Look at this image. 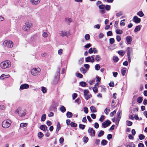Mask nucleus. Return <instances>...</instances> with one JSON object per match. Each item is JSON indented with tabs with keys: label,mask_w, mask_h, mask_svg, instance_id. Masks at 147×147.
Wrapping results in <instances>:
<instances>
[{
	"label": "nucleus",
	"mask_w": 147,
	"mask_h": 147,
	"mask_svg": "<svg viewBox=\"0 0 147 147\" xmlns=\"http://www.w3.org/2000/svg\"><path fill=\"white\" fill-rule=\"evenodd\" d=\"M26 110L21 107H18L16 110V112L21 117L24 116L26 114Z\"/></svg>",
	"instance_id": "1"
},
{
	"label": "nucleus",
	"mask_w": 147,
	"mask_h": 147,
	"mask_svg": "<svg viewBox=\"0 0 147 147\" xmlns=\"http://www.w3.org/2000/svg\"><path fill=\"white\" fill-rule=\"evenodd\" d=\"M3 45L5 47L11 48L13 47V44L12 41L10 40H6L3 41Z\"/></svg>",
	"instance_id": "2"
},
{
	"label": "nucleus",
	"mask_w": 147,
	"mask_h": 147,
	"mask_svg": "<svg viewBox=\"0 0 147 147\" xmlns=\"http://www.w3.org/2000/svg\"><path fill=\"white\" fill-rule=\"evenodd\" d=\"M32 26V24L28 22H26L25 25L23 26L22 29L24 31L28 32Z\"/></svg>",
	"instance_id": "3"
},
{
	"label": "nucleus",
	"mask_w": 147,
	"mask_h": 147,
	"mask_svg": "<svg viewBox=\"0 0 147 147\" xmlns=\"http://www.w3.org/2000/svg\"><path fill=\"white\" fill-rule=\"evenodd\" d=\"M40 69L39 68H34L30 71L31 74L34 76H37L40 74Z\"/></svg>",
	"instance_id": "4"
},
{
	"label": "nucleus",
	"mask_w": 147,
	"mask_h": 147,
	"mask_svg": "<svg viewBox=\"0 0 147 147\" xmlns=\"http://www.w3.org/2000/svg\"><path fill=\"white\" fill-rule=\"evenodd\" d=\"M10 62L8 60L2 62L0 64V67L3 69L6 68L10 66Z\"/></svg>",
	"instance_id": "5"
},
{
	"label": "nucleus",
	"mask_w": 147,
	"mask_h": 147,
	"mask_svg": "<svg viewBox=\"0 0 147 147\" xmlns=\"http://www.w3.org/2000/svg\"><path fill=\"white\" fill-rule=\"evenodd\" d=\"M11 123V122L10 120H5L2 122V125L4 128H7L10 126Z\"/></svg>",
	"instance_id": "6"
},
{
	"label": "nucleus",
	"mask_w": 147,
	"mask_h": 147,
	"mask_svg": "<svg viewBox=\"0 0 147 147\" xmlns=\"http://www.w3.org/2000/svg\"><path fill=\"white\" fill-rule=\"evenodd\" d=\"M84 95L85 98L86 100H89L92 97L91 94H89V91L87 90H84Z\"/></svg>",
	"instance_id": "7"
},
{
	"label": "nucleus",
	"mask_w": 147,
	"mask_h": 147,
	"mask_svg": "<svg viewBox=\"0 0 147 147\" xmlns=\"http://www.w3.org/2000/svg\"><path fill=\"white\" fill-rule=\"evenodd\" d=\"M94 55L91 56H88V57L85 58V61L86 62H91L93 63L94 62L95 59L94 56Z\"/></svg>",
	"instance_id": "8"
},
{
	"label": "nucleus",
	"mask_w": 147,
	"mask_h": 147,
	"mask_svg": "<svg viewBox=\"0 0 147 147\" xmlns=\"http://www.w3.org/2000/svg\"><path fill=\"white\" fill-rule=\"evenodd\" d=\"M59 105V104L57 102H53V104L50 108V109L54 111H57L56 107Z\"/></svg>",
	"instance_id": "9"
},
{
	"label": "nucleus",
	"mask_w": 147,
	"mask_h": 147,
	"mask_svg": "<svg viewBox=\"0 0 147 147\" xmlns=\"http://www.w3.org/2000/svg\"><path fill=\"white\" fill-rule=\"evenodd\" d=\"M105 5L104 4H102L98 5V7L101 10H100V13L102 14L104 13L105 12Z\"/></svg>",
	"instance_id": "10"
},
{
	"label": "nucleus",
	"mask_w": 147,
	"mask_h": 147,
	"mask_svg": "<svg viewBox=\"0 0 147 147\" xmlns=\"http://www.w3.org/2000/svg\"><path fill=\"white\" fill-rule=\"evenodd\" d=\"M111 123V122L109 120H107L102 123V127L106 128L109 126Z\"/></svg>",
	"instance_id": "11"
},
{
	"label": "nucleus",
	"mask_w": 147,
	"mask_h": 147,
	"mask_svg": "<svg viewBox=\"0 0 147 147\" xmlns=\"http://www.w3.org/2000/svg\"><path fill=\"white\" fill-rule=\"evenodd\" d=\"M88 132L91 136H95V131L93 128L90 127H89Z\"/></svg>",
	"instance_id": "12"
},
{
	"label": "nucleus",
	"mask_w": 147,
	"mask_h": 147,
	"mask_svg": "<svg viewBox=\"0 0 147 147\" xmlns=\"http://www.w3.org/2000/svg\"><path fill=\"white\" fill-rule=\"evenodd\" d=\"M29 85L27 84H25L21 85L20 87V89L21 90H24L28 88Z\"/></svg>",
	"instance_id": "13"
},
{
	"label": "nucleus",
	"mask_w": 147,
	"mask_h": 147,
	"mask_svg": "<svg viewBox=\"0 0 147 147\" xmlns=\"http://www.w3.org/2000/svg\"><path fill=\"white\" fill-rule=\"evenodd\" d=\"M133 20L135 23L138 24L140 22L141 19L138 18L137 16H135L134 17Z\"/></svg>",
	"instance_id": "14"
},
{
	"label": "nucleus",
	"mask_w": 147,
	"mask_h": 147,
	"mask_svg": "<svg viewBox=\"0 0 147 147\" xmlns=\"http://www.w3.org/2000/svg\"><path fill=\"white\" fill-rule=\"evenodd\" d=\"M126 39L127 43L128 44H130L132 41L131 37L130 36H127L126 37Z\"/></svg>",
	"instance_id": "15"
},
{
	"label": "nucleus",
	"mask_w": 147,
	"mask_h": 147,
	"mask_svg": "<svg viewBox=\"0 0 147 147\" xmlns=\"http://www.w3.org/2000/svg\"><path fill=\"white\" fill-rule=\"evenodd\" d=\"M40 0H30L31 3L33 5H36L38 4Z\"/></svg>",
	"instance_id": "16"
},
{
	"label": "nucleus",
	"mask_w": 147,
	"mask_h": 147,
	"mask_svg": "<svg viewBox=\"0 0 147 147\" xmlns=\"http://www.w3.org/2000/svg\"><path fill=\"white\" fill-rule=\"evenodd\" d=\"M117 114L118 117L117 119L118 123L121 117V111H119L117 113Z\"/></svg>",
	"instance_id": "17"
},
{
	"label": "nucleus",
	"mask_w": 147,
	"mask_h": 147,
	"mask_svg": "<svg viewBox=\"0 0 147 147\" xmlns=\"http://www.w3.org/2000/svg\"><path fill=\"white\" fill-rule=\"evenodd\" d=\"M127 56H129V55H130L131 53L132 52V48L131 47H128L127 48Z\"/></svg>",
	"instance_id": "18"
},
{
	"label": "nucleus",
	"mask_w": 147,
	"mask_h": 147,
	"mask_svg": "<svg viewBox=\"0 0 147 147\" xmlns=\"http://www.w3.org/2000/svg\"><path fill=\"white\" fill-rule=\"evenodd\" d=\"M90 109L91 111L93 113H95L97 112V110L96 108L93 106L90 107Z\"/></svg>",
	"instance_id": "19"
},
{
	"label": "nucleus",
	"mask_w": 147,
	"mask_h": 147,
	"mask_svg": "<svg viewBox=\"0 0 147 147\" xmlns=\"http://www.w3.org/2000/svg\"><path fill=\"white\" fill-rule=\"evenodd\" d=\"M40 128L43 131H46L47 129V127L45 125H41L40 126Z\"/></svg>",
	"instance_id": "20"
},
{
	"label": "nucleus",
	"mask_w": 147,
	"mask_h": 147,
	"mask_svg": "<svg viewBox=\"0 0 147 147\" xmlns=\"http://www.w3.org/2000/svg\"><path fill=\"white\" fill-rule=\"evenodd\" d=\"M61 128L60 125V123L59 122H58L57 124V129L56 130V133H58V132L59 130Z\"/></svg>",
	"instance_id": "21"
},
{
	"label": "nucleus",
	"mask_w": 147,
	"mask_h": 147,
	"mask_svg": "<svg viewBox=\"0 0 147 147\" xmlns=\"http://www.w3.org/2000/svg\"><path fill=\"white\" fill-rule=\"evenodd\" d=\"M59 72H58L57 73V76L55 78V81H56V82H55V84L57 83V81L59 79Z\"/></svg>",
	"instance_id": "22"
},
{
	"label": "nucleus",
	"mask_w": 147,
	"mask_h": 147,
	"mask_svg": "<svg viewBox=\"0 0 147 147\" xmlns=\"http://www.w3.org/2000/svg\"><path fill=\"white\" fill-rule=\"evenodd\" d=\"M65 21L66 23L68 24H69L72 21V20L71 18H66Z\"/></svg>",
	"instance_id": "23"
},
{
	"label": "nucleus",
	"mask_w": 147,
	"mask_h": 147,
	"mask_svg": "<svg viewBox=\"0 0 147 147\" xmlns=\"http://www.w3.org/2000/svg\"><path fill=\"white\" fill-rule=\"evenodd\" d=\"M118 53L121 56H123L125 54V52L123 50H121L118 51Z\"/></svg>",
	"instance_id": "24"
},
{
	"label": "nucleus",
	"mask_w": 147,
	"mask_h": 147,
	"mask_svg": "<svg viewBox=\"0 0 147 147\" xmlns=\"http://www.w3.org/2000/svg\"><path fill=\"white\" fill-rule=\"evenodd\" d=\"M115 32L117 34H122L123 33V31L119 29H117L115 30Z\"/></svg>",
	"instance_id": "25"
},
{
	"label": "nucleus",
	"mask_w": 147,
	"mask_h": 147,
	"mask_svg": "<svg viewBox=\"0 0 147 147\" xmlns=\"http://www.w3.org/2000/svg\"><path fill=\"white\" fill-rule=\"evenodd\" d=\"M126 69H127L126 68H124L122 69L121 70V73L123 76H125V74L126 73Z\"/></svg>",
	"instance_id": "26"
},
{
	"label": "nucleus",
	"mask_w": 147,
	"mask_h": 147,
	"mask_svg": "<svg viewBox=\"0 0 147 147\" xmlns=\"http://www.w3.org/2000/svg\"><path fill=\"white\" fill-rule=\"evenodd\" d=\"M66 115L67 117L68 118L71 117L72 115L73 114L72 113L68 111L66 113Z\"/></svg>",
	"instance_id": "27"
},
{
	"label": "nucleus",
	"mask_w": 147,
	"mask_h": 147,
	"mask_svg": "<svg viewBox=\"0 0 147 147\" xmlns=\"http://www.w3.org/2000/svg\"><path fill=\"white\" fill-rule=\"evenodd\" d=\"M101 59L100 56L99 55H97L96 56L95 59L96 61H99Z\"/></svg>",
	"instance_id": "28"
},
{
	"label": "nucleus",
	"mask_w": 147,
	"mask_h": 147,
	"mask_svg": "<svg viewBox=\"0 0 147 147\" xmlns=\"http://www.w3.org/2000/svg\"><path fill=\"white\" fill-rule=\"evenodd\" d=\"M125 146L126 147H135V145L133 144V143H131L129 144H126Z\"/></svg>",
	"instance_id": "29"
},
{
	"label": "nucleus",
	"mask_w": 147,
	"mask_h": 147,
	"mask_svg": "<svg viewBox=\"0 0 147 147\" xmlns=\"http://www.w3.org/2000/svg\"><path fill=\"white\" fill-rule=\"evenodd\" d=\"M9 75H7V76H6L4 74H3L1 76L0 78L1 79L3 80L4 78L9 77Z\"/></svg>",
	"instance_id": "30"
},
{
	"label": "nucleus",
	"mask_w": 147,
	"mask_h": 147,
	"mask_svg": "<svg viewBox=\"0 0 147 147\" xmlns=\"http://www.w3.org/2000/svg\"><path fill=\"white\" fill-rule=\"evenodd\" d=\"M46 118V114H43L41 117V120L42 121H44Z\"/></svg>",
	"instance_id": "31"
},
{
	"label": "nucleus",
	"mask_w": 147,
	"mask_h": 147,
	"mask_svg": "<svg viewBox=\"0 0 147 147\" xmlns=\"http://www.w3.org/2000/svg\"><path fill=\"white\" fill-rule=\"evenodd\" d=\"M104 134V131L102 130H101L99 132V133L98 134V136L99 137H100L101 136H102Z\"/></svg>",
	"instance_id": "32"
},
{
	"label": "nucleus",
	"mask_w": 147,
	"mask_h": 147,
	"mask_svg": "<svg viewBox=\"0 0 147 147\" xmlns=\"http://www.w3.org/2000/svg\"><path fill=\"white\" fill-rule=\"evenodd\" d=\"M108 143V142L105 140H103L101 142V144L103 146L106 145Z\"/></svg>",
	"instance_id": "33"
},
{
	"label": "nucleus",
	"mask_w": 147,
	"mask_h": 147,
	"mask_svg": "<svg viewBox=\"0 0 147 147\" xmlns=\"http://www.w3.org/2000/svg\"><path fill=\"white\" fill-rule=\"evenodd\" d=\"M137 14L138 15L141 17H142L144 15V14L142 11H141L138 12L137 13Z\"/></svg>",
	"instance_id": "34"
},
{
	"label": "nucleus",
	"mask_w": 147,
	"mask_h": 147,
	"mask_svg": "<svg viewBox=\"0 0 147 147\" xmlns=\"http://www.w3.org/2000/svg\"><path fill=\"white\" fill-rule=\"evenodd\" d=\"M80 85L82 87H85L87 85L86 83L84 82H81L80 83Z\"/></svg>",
	"instance_id": "35"
},
{
	"label": "nucleus",
	"mask_w": 147,
	"mask_h": 147,
	"mask_svg": "<svg viewBox=\"0 0 147 147\" xmlns=\"http://www.w3.org/2000/svg\"><path fill=\"white\" fill-rule=\"evenodd\" d=\"M141 27L140 26H138L135 28L134 31L135 32H137L139 31Z\"/></svg>",
	"instance_id": "36"
},
{
	"label": "nucleus",
	"mask_w": 147,
	"mask_h": 147,
	"mask_svg": "<svg viewBox=\"0 0 147 147\" xmlns=\"http://www.w3.org/2000/svg\"><path fill=\"white\" fill-rule=\"evenodd\" d=\"M41 90L43 93H45L47 91V89L45 87H42L41 88Z\"/></svg>",
	"instance_id": "37"
},
{
	"label": "nucleus",
	"mask_w": 147,
	"mask_h": 147,
	"mask_svg": "<svg viewBox=\"0 0 147 147\" xmlns=\"http://www.w3.org/2000/svg\"><path fill=\"white\" fill-rule=\"evenodd\" d=\"M113 59L114 61L115 62H117L119 60V58L118 57L116 56H113Z\"/></svg>",
	"instance_id": "38"
},
{
	"label": "nucleus",
	"mask_w": 147,
	"mask_h": 147,
	"mask_svg": "<svg viewBox=\"0 0 147 147\" xmlns=\"http://www.w3.org/2000/svg\"><path fill=\"white\" fill-rule=\"evenodd\" d=\"M84 58H80L78 61V64H81L83 63V61H84Z\"/></svg>",
	"instance_id": "39"
},
{
	"label": "nucleus",
	"mask_w": 147,
	"mask_h": 147,
	"mask_svg": "<svg viewBox=\"0 0 147 147\" xmlns=\"http://www.w3.org/2000/svg\"><path fill=\"white\" fill-rule=\"evenodd\" d=\"M27 125V123H22L20 124V126L21 127H26Z\"/></svg>",
	"instance_id": "40"
},
{
	"label": "nucleus",
	"mask_w": 147,
	"mask_h": 147,
	"mask_svg": "<svg viewBox=\"0 0 147 147\" xmlns=\"http://www.w3.org/2000/svg\"><path fill=\"white\" fill-rule=\"evenodd\" d=\"M126 124L127 126H131L132 124V122L129 121H126Z\"/></svg>",
	"instance_id": "41"
},
{
	"label": "nucleus",
	"mask_w": 147,
	"mask_h": 147,
	"mask_svg": "<svg viewBox=\"0 0 147 147\" xmlns=\"http://www.w3.org/2000/svg\"><path fill=\"white\" fill-rule=\"evenodd\" d=\"M42 35L44 38H47L48 36V34L47 32H44L42 34Z\"/></svg>",
	"instance_id": "42"
},
{
	"label": "nucleus",
	"mask_w": 147,
	"mask_h": 147,
	"mask_svg": "<svg viewBox=\"0 0 147 147\" xmlns=\"http://www.w3.org/2000/svg\"><path fill=\"white\" fill-rule=\"evenodd\" d=\"M143 100L142 98L141 97H139L137 99V102L139 103H141Z\"/></svg>",
	"instance_id": "43"
},
{
	"label": "nucleus",
	"mask_w": 147,
	"mask_h": 147,
	"mask_svg": "<svg viewBox=\"0 0 147 147\" xmlns=\"http://www.w3.org/2000/svg\"><path fill=\"white\" fill-rule=\"evenodd\" d=\"M70 125H71V126L75 127H76L77 126V124L74 123L73 122H71L70 123Z\"/></svg>",
	"instance_id": "44"
},
{
	"label": "nucleus",
	"mask_w": 147,
	"mask_h": 147,
	"mask_svg": "<svg viewBox=\"0 0 147 147\" xmlns=\"http://www.w3.org/2000/svg\"><path fill=\"white\" fill-rule=\"evenodd\" d=\"M85 125H84L82 124H79V127L80 129H84L85 127Z\"/></svg>",
	"instance_id": "45"
},
{
	"label": "nucleus",
	"mask_w": 147,
	"mask_h": 147,
	"mask_svg": "<svg viewBox=\"0 0 147 147\" xmlns=\"http://www.w3.org/2000/svg\"><path fill=\"white\" fill-rule=\"evenodd\" d=\"M84 38L86 40H89L90 39V36L88 34H87L85 35Z\"/></svg>",
	"instance_id": "46"
},
{
	"label": "nucleus",
	"mask_w": 147,
	"mask_h": 147,
	"mask_svg": "<svg viewBox=\"0 0 147 147\" xmlns=\"http://www.w3.org/2000/svg\"><path fill=\"white\" fill-rule=\"evenodd\" d=\"M76 75L77 77L79 78H82L83 77V75L79 73H76Z\"/></svg>",
	"instance_id": "47"
},
{
	"label": "nucleus",
	"mask_w": 147,
	"mask_h": 147,
	"mask_svg": "<svg viewBox=\"0 0 147 147\" xmlns=\"http://www.w3.org/2000/svg\"><path fill=\"white\" fill-rule=\"evenodd\" d=\"M88 140V139L87 137L84 136L83 138V142L86 143Z\"/></svg>",
	"instance_id": "48"
},
{
	"label": "nucleus",
	"mask_w": 147,
	"mask_h": 147,
	"mask_svg": "<svg viewBox=\"0 0 147 147\" xmlns=\"http://www.w3.org/2000/svg\"><path fill=\"white\" fill-rule=\"evenodd\" d=\"M145 138V136L143 134H140L139 137V139L140 140H142L144 139Z\"/></svg>",
	"instance_id": "49"
},
{
	"label": "nucleus",
	"mask_w": 147,
	"mask_h": 147,
	"mask_svg": "<svg viewBox=\"0 0 147 147\" xmlns=\"http://www.w3.org/2000/svg\"><path fill=\"white\" fill-rule=\"evenodd\" d=\"M80 71L83 74H84L86 72V70L84 67H82L80 69Z\"/></svg>",
	"instance_id": "50"
},
{
	"label": "nucleus",
	"mask_w": 147,
	"mask_h": 147,
	"mask_svg": "<svg viewBox=\"0 0 147 147\" xmlns=\"http://www.w3.org/2000/svg\"><path fill=\"white\" fill-rule=\"evenodd\" d=\"M38 136L39 138H41L43 136V134L42 133L40 132L38 133Z\"/></svg>",
	"instance_id": "51"
},
{
	"label": "nucleus",
	"mask_w": 147,
	"mask_h": 147,
	"mask_svg": "<svg viewBox=\"0 0 147 147\" xmlns=\"http://www.w3.org/2000/svg\"><path fill=\"white\" fill-rule=\"evenodd\" d=\"M95 69L96 70H98L100 69V65L99 64H97L95 65Z\"/></svg>",
	"instance_id": "52"
},
{
	"label": "nucleus",
	"mask_w": 147,
	"mask_h": 147,
	"mask_svg": "<svg viewBox=\"0 0 147 147\" xmlns=\"http://www.w3.org/2000/svg\"><path fill=\"white\" fill-rule=\"evenodd\" d=\"M111 8V6L109 5H106L105 7V9L107 11H109V10Z\"/></svg>",
	"instance_id": "53"
},
{
	"label": "nucleus",
	"mask_w": 147,
	"mask_h": 147,
	"mask_svg": "<svg viewBox=\"0 0 147 147\" xmlns=\"http://www.w3.org/2000/svg\"><path fill=\"white\" fill-rule=\"evenodd\" d=\"M115 42V40L113 38H111L109 39V42L111 44H113Z\"/></svg>",
	"instance_id": "54"
},
{
	"label": "nucleus",
	"mask_w": 147,
	"mask_h": 147,
	"mask_svg": "<svg viewBox=\"0 0 147 147\" xmlns=\"http://www.w3.org/2000/svg\"><path fill=\"white\" fill-rule=\"evenodd\" d=\"M77 94L76 93H74L72 95L73 99L74 100L77 96Z\"/></svg>",
	"instance_id": "55"
},
{
	"label": "nucleus",
	"mask_w": 147,
	"mask_h": 147,
	"mask_svg": "<svg viewBox=\"0 0 147 147\" xmlns=\"http://www.w3.org/2000/svg\"><path fill=\"white\" fill-rule=\"evenodd\" d=\"M122 14H123L122 12L121 11H120L118 13H117L116 14V15L117 17H119L120 16L122 15Z\"/></svg>",
	"instance_id": "56"
},
{
	"label": "nucleus",
	"mask_w": 147,
	"mask_h": 147,
	"mask_svg": "<svg viewBox=\"0 0 147 147\" xmlns=\"http://www.w3.org/2000/svg\"><path fill=\"white\" fill-rule=\"evenodd\" d=\"M105 119V116L103 115H102L99 119V120L101 122H103Z\"/></svg>",
	"instance_id": "57"
},
{
	"label": "nucleus",
	"mask_w": 147,
	"mask_h": 147,
	"mask_svg": "<svg viewBox=\"0 0 147 147\" xmlns=\"http://www.w3.org/2000/svg\"><path fill=\"white\" fill-rule=\"evenodd\" d=\"M116 39L118 42H119L121 40V37L119 35H117Z\"/></svg>",
	"instance_id": "58"
},
{
	"label": "nucleus",
	"mask_w": 147,
	"mask_h": 147,
	"mask_svg": "<svg viewBox=\"0 0 147 147\" xmlns=\"http://www.w3.org/2000/svg\"><path fill=\"white\" fill-rule=\"evenodd\" d=\"M93 90L94 92L96 93L97 92L98 88L96 87L95 86L93 88Z\"/></svg>",
	"instance_id": "59"
},
{
	"label": "nucleus",
	"mask_w": 147,
	"mask_h": 147,
	"mask_svg": "<svg viewBox=\"0 0 147 147\" xmlns=\"http://www.w3.org/2000/svg\"><path fill=\"white\" fill-rule=\"evenodd\" d=\"M110 111V110L109 109H107V108L105 109L104 112L106 115H107Z\"/></svg>",
	"instance_id": "60"
},
{
	"label": "nucleus",
	"mask_w": 147,
	"mask_h": 147,
	"mask_svg": "<svg viewBox=\"0 0 147 147\" xmlns=\"http://www.w3.org/2000/svg\"><path fill=\"white\" fill-rule=\"evenodd\" d=\"M60 111L62 113L64 112V107L63 106H62L60 108Z\"/></svg>",
	"instance_id": "61"
},
{
	"label": "nucleus",
	"mask_w": 147,
	"mask_h": 147,
	"mask_svg": "<svg viewBox=\"0 0 147 147\" xmlns=\"http://www.w3.org/2000/svg\"><path fill=\"white\" fill-rule=\"evenodd\" d=\"M112 136L111 134H108L107 136V139L108 140H110L112 138Z\"/></svg>",
	"instance_id": "62"
},
{
	"label": "nucleus",
	"mask_w": 147,
	"mask_h": 147,
	"mask_svg": "<svg viewBox=\"0 0 147 147\" xmlns=\"http://www.w3.org/2000/svg\"><path fill=\"white\" fill-rule=\"evenodd\" d=\"M84 111L86 113H87L88 112V108L86 107H85L84 108Z\"/></svg>",
	"instance_id": "63"
},
{
	"label": "nucleus",
	"mask_w": 147,
	"mask_h": 147,
	"mask_svg": "<svg viewBox=\"0 0 147 147\" xmlns=\"http://www.w3.org/2000/svg\"><path fill=\"white\" fill-rule=\"evenodd\" d=\"M64 141V140L63 138L62 137H61L60 138L59 140V143L61 144H62L63 143Z\"/></svg>",
	"instance_id": "64"
}]
</instances>
